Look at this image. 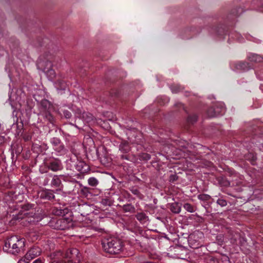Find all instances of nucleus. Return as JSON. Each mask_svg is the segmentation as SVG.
<instances>
[{
  "instance_id": "nucleus-38",
  "label": "nucleus",
  "mask_w": 263,
  "mask_h": 263,
  "mask_svg": "<svg viewBox=\"0 0 263 263\" xmlns=\"http://www.w3.org/2000/svg\"><path fill=\"white\" fill-rule=\"evenodd\" d=\"M241 239L244 240L243 237H241L239 236V239L237 240V235L235 237L233 240H232L233 243H236L237 244L238 243H240L241 242Z\"/></svg>"
},
{
  "instance_id": "nucleus-5",
  "label": "nucleus",
  "mask_w": 263,
  "mask_h": 263,
  "mask_svg": "<svg viewBox=\"0 0 263 263\" xmlns=\"http://www.w3.org/2000/svg\"><path fill=\"white\" fill-rule=\"evenodd\" d=\"M25 220L30 223H35L43 219L44 216L42 214V210H32L29 212L24 214Z\"/></svg>"
},
{
  "instance_id": "nucleus-19",
  "label": "nucleus",
  "mask_w": 263,
  "mask_h": 263,
  "mask_svg": "<svg viewBox=\"0 0 263 263\" xmlns=\"http://www.w3.org/2000/svg\"><path fill=\"white\" fill-rule=\"evenodd\" d=\"M60 178H61L60 177V176L52 175L51 183H50V185L51 187H59L61 184V179Z\"/></svg>"
},
{
  "instance_id": "nucleus-18",
  "label": "nucleus",
  "mask_w": 263,
  "mask_h": 263,
  "mask_svg": "<svg viewBox=\"0 0 263 263\" xmlns=\"http://www.w3.org/2000/svg\"><path fill=\"white\" fill-rule=\"evenodd\" d=\"M40 196L41 198L47 200H51L54 198L53 192L49 190L42 191Z\"/></svg>"
},
{
  "instance_id": "nucleus-46",
  "label": "nucleus",
  "mask_w": 263,
  "mask_h": 263,
  "mask_svg": "<svg viewBox=\"0 0 263 263\" xmlns=\"http://www.w3.org/2000/svg\"><path fill=\"white\" fill-rule=\"evenodd\" d=\"M246 37H247V40L252 41H255V39H254V37H253L251 36H247Z\"/></svg>"
},
{
  "instance_id": "nucleus-47",
  "label": "nucleus",
  "mask_w": 263,
  "mask_h": 263,
  "mask_svg": "<svg viewBox=\"0 0 263 263\" xmlns=\"http://www.w3.org/2000/svg\"><path fill=\"white\" fill-rule=\"evenodd\" d=\"M259 10L261 12H263V2H261V3L260 4Z\"/></svg>"
},
{
  "instance_id": "nucleus-34",
  "label": "nucleus",
  "mask_w": 263,
  "mask_h": 263,
  "mask_svg": "<svg viewBox=\"0 0 263 263\" xmlns=\"http://www.w3.org/2000/svg\"><path fill=\"white\" fill-rule=\"evenodd\" d=\"M216 203L221 207H224L227 205V201H226V200L222 198H218L216 201Z\"/></svg>"
},
{
  "instance_id": "nucleus-40",
  "label": "nucleus",
  "mask_w": 263,
  "mask_h": 263,
  "mask_svg": "<svg viewBox=\"0 0 263 263\" xmlns=\"http://www.w3.org/2000/svg\"><path fill=\"white\" fill-rule=\"evenodd\" d=\"M243 12V10L242 8H239L238 10L236 12H233V13L235 16H238L241 14Z\"/></svg>"
},
{
  "instance_id": "nucleus-22",
  "label": "nucleus",
  "mask_w": 263,
  "mask_h": 263,
  "mask_svg": "<svg viewBox=\"0 0 263 263\" xmlns=\"http://www.w3.org/2000/svg\"><path fill=\"white\" fill-rule=\"evenodd\" d=\"M52 178V174L50 173L47 174L41 178V183L44 186H47L51 183Z\"/></svg>"
},
{
  "instance_id": "nucleus-4",
  "label": "nucleus",
  "mask_w": 263,
  "mask_h": 263,
  "mask_svg": "<svg viewBox=\"0 0 263 263\" xmlns=\"http://www.w3.org/2000/svg\"><path fill=\"white\" fill-rule=\"evenodd\" d=\"M48 224L53 229L61 230L68 229L72 226V222L70 219L64 217L52 218Z\"/></svg>"
},
{
  "instance_id": "nucleus-42",
  "label": "nucleus",
  "mask_w": 263,
  "mask_h": 263,
  "mask_svg": "<svg viewBox=\"0 0 263 263\" xmlns=\"http://www.w3.org/2000/svg\"><path fill=\"white\" fill-rule=\"evenodd\" d=\"M45 259L41 258H37L35 259L32 263H44Z\"/></svg>"
},
{
  "instance_id": "nucleus-49",
  "label": "nucleus",
  "mask_w": 263,
  "mask_h": 263,
  "mask_svg": "<svg viewBox=\"0 0 263 263\" xmlns=\"http://www.w3.org/2000/svg\"><path fill=\"white\" fill-rule=\"evenodd\" d=\"M175 105L176 106L182 107L183 108V105L182 104H181V103H176L175 104Z\"/></svg>"
},
{
  "instance_id": "nucleus-52",
  "label": "nucleus",
  "mask_w": 263,
  "mask_h": 263,
  "mask_svg": "<svg viewBox=\"0 0 263 263\" xmlns=\"http://www.w3.org/2000/svg\"><path fill=\"white\" fill-rule=\"evenodd\" d=\"M118 200L120 202H123L124 199L121 197H118Z\"/></svg>"
},
{
  "instance_id": "nucleus-54",
  "label": "nucleus",
  "mask_w": 263,
  "mask_h": 263,
  "mask_svg": "<svg viewBox=\"0 0 263 263\" xmlns=\"http://www.w3.org/2000/svg\"><path fill=\"white\" fill-rule=\"evenodd\" d=\"M51 263H60V262H58V261H53Z\"/></svg>"
},
{
  "instance_id": "nucleus-50",
  "label": "nucleus",
  "mask_w": 263,
  "mask_h": 263,
  "mask_svg": "<svg viewBox=\"0 0 263 263\" xmlns=\"http://www.w3.org/2000/svg\"><path fill=\"white\" fill-rule=\"evenodd\" d=\"M82 208H83L84 209H89L90 208V206L89 205H83L82 206Z\"/></svg>"
},
{
  "instance_id": "nucleus-10",
  "label": "nucleus",
  "mask_w": 263,
  "mask_h": 263,
  "mask_svg": "<svg viewBox=\"0 0 263 263\" xmlns=\"http://www.w3.org/2000/svg\"><path fill=\"white\" fill-rule=\"evenodd\" d=\"M50 142L53 149L58 153V155H61L65 154L66 149L60 139L53 137L50 139Z\"/></svg>"
},
{
  "instance_id": "nucleus-56",
  "label": "nucleus",
  "mask_w": 263,
  "mask_h": 263,
  "mask_svg": "<svg viewBox=\"0 0 263 263\" xmlns=\"http://www.w3.org/2000/svg\"><path fill=\"white\" fill-rule=\"evenodd\" d=\"M187 93H189V92H188ZM185 95H186V96H188L189 95V94H186Z\"/></svg>"
},
{
  "instance_id": "nucleus-31",
  "label": "nucleus",
  "mask_w": 263,
  "mask_h": 263,
  "mask_svg": "<svg viewBox=\"0 0 263 263\" xmlns=\"http://www.w3.org/2000/svg\"><path fill=\"white\" fill-rule=\"evenodd\" d=\"M78 183L81 187V192L83 195L87 196L89 194H90L89 187L82 185V184H81L79 182Z\"/></svg>"
},
{
  "instance_id": "nucleus-41",
  "label": "nucleus",
  "mask_w": 263,
  "mask_h": 263,
  "mask_svg": "<svg viewBox=\"0 0 263 263\" xmlns=\"http://www.w3.org/2000/svg\"><path fill=\"white\" fill-rule=\"evenodd\" d=\"M143 158L145 160H148L151 159V157L150 155L148 154H143Z\"/></svg>"
},
{
  "instance_id": "nucleus-16",
  "label": "nucleus",
  "mask_w": 263,
  "mask_h": 263,
  "mask_svg": "<svg viewBox=\"0 0 263 263\" xmlns=\"http://www.w3.org/2000/svg\"><path fill=\"white\" fill-rule=\"evenodd\" d=\"M23 124L22 122L14 123L11 127V129L16 136H18L22 133Z\"/></svg>"
},
{
  "instance_id": "nucleus-23",
  "label": "nucleus",
  "mask_w": 263,
  "mask_h": 263,
  "mask_svg": "<svg viewBox=\"0 0 263 263\" xmlns=\"http://www.w3.org/2000/svg\"><path fill=\"white\" fill-rule=\"evenodd\" d=\"M137 219L141 223H145L148 220V216L143 212H140L136 215Z\"/></svg>"
},
{
  "instance_id": "nucleus-14",
  "label": "nucleus",
  "mask_w": 263,
  "mask_h": 263,
  "mask_svg": "<svg viewBox=\"0 0 263 263\" xmlns=\"http://www.w3.org/2000/svg\"><path fill=\"white\" fill-rule=\"evenodd\" d=\"M41 250L38 247H33L25 255V258L31 260L41 254Z\"/></svg>"
},
{
  "instance_id": "nucleus-25",
  "label": "nucleus",
  "mask_w": 263,
  "mask_h": 263,
  "mask_svg": "<svg viewBox=\"0 0 263 263\" xmlns=\"http://www.w3.org/2000/svg\"><path fill=\"white\" fill-rule=\"evenodd\" d=\"M229 38L237 40L240 42H244V40L240 34L237 32H231L229 35Z\"/></svg>"
},
{
  "instance_id": "nucleus-37",
  "label": "nucleus",
  "mask_w": 263,
  "mask_h": 263,
  "mask_svg": "<svg viewBox=\"0 0 263 263\" xmlns=\"http://www.w3.org/2000/svg\"><path fill=\"white\" fill-rule=\"evenodd\" d=\"M63 112L65 118L70 119L71 117V114L69 110H64Z\"/></svg>"
},
{
  "instance_id": "nucleus-45",
  "label": "nucleus",
  "mask_w": 263,
  "mask_h": 263,
  "mask_svg": "<svg viewBox=\"0 0 263 263\" xmlns=\"http://www.w3.org/2000/svg\"><path fill=\"white\" fill-rule=\"evenodd\" d=\"M71 125V126H74L76 128L79 129V128L78 127V126L76 124H73V123H67L65 124V126H68V125Z\"/></svg>"
},
{
  "instance_id": "nucleus-51",
  "label": "nucleus",
  "mask_w": 263,
  "mask_h": 263,
  "mask_svg": "<svg viewBox=\"0 0 263 263\" xmlns=\"http://www.w3.org/2000/svg\"><path fill=\"white\" fill-rule=\"evenodd\" d=\"M162 98H163V99L164 100H165V101L166 103H167L169 101V99H168V98L167 97H163Z\"/></svg>"
},
{
  "instance_id": "nucleus-32",
  "label": "nucleus",
  "mask_w": 263,
  "mask_h": 263,
  "mask_svg": "<svg viewBox=\"0 0 263 263\" xmlns=\"http://www.w3.org/2000/svg\"><path fill=\"white\" fill-rule=\"evenodd\" d=\"M88 183L90 186H96L98 185L99 182L96 178L90 177L88 179Z\"/></svg>"
},
{
  "instance_id": "nucleus-11",
  "label": "nucleus",
  "mask_w": 263,
  "mask_h": 263,
  "mask_svg": "<svg viewBox=\"0 0 263 263\" xmlns=\"http://www.w3.org/2000/svg\"><path fill=\"white\" fill-rule=\"evenodd\" d=\"M187 250L185 248L181 246H176L174 248V254L168 253V256L172 258L184 259L185 258V253Z\"/></svg>"
},
{
  "instance_id": "nucleus-53",
  "label": "nucleus",
  "mask_w": 263,
  "mask_h": 263,
  "mask_svg": "<svg viewBox=\"0 0 263 263\" xmlns=\"http://www.w3.org/2000/svg\"><path fill=\"white\" fill-rule=\"evenodd\" d=\"M259 148H260V150L263 149V144H261Z\"/></svg>"
},
{
  "instance_id": "nucleus-57",
  "label": "nucleus",
  "mask_w": 263,
  "mask_h": 263,
  "mask_svg": "<svg viewBox=\"0 0 263 263\" xmlns=\"http://www.w3.org/2000/svg\"><path fill=\"white\" fill-rule=\"evenodd\" d=\"M11 106L13 107L12 104L10 103Z\"/></svg>"
},
{
  "instance_id": "nucleus-3",
  "label": "nucleus",
  "mask_w": 263,
  "mask_h": 263,
  "mask_svg": "<svg viewBox=\"0 0 263 263\" xmlns=\"http://www.w3.org/2000/svg\"><path fill=\"white\" fill-rule=\"evenodd\" d=\"M104 251L109 254H118L122 249L121 240L116 237H110L104 239L102 243Z\"/></svg>"
},
{
  "instance_id": "nucleus-13",
  "label": "nucleus",
  "mask_w": 263,
  "mask_h": 263,
  "mask_svg": "<svg viewBox=\"0 0 263 263\" xmlns=\"http://www.w3.org/2000/svg\"><path fill=\"white\" fill-rule=\"evenodd\" d=\"M231 68L234 70L247 71L250 69L252 66L248 63L239 61L231 64Z\"/></svg>"
},
{
  "instance_id": "nucleus-2",
  "label": "nucleus",
  "mask_w": 263,
  "mask_h": 263,
  "mask_svg": "<svg viewBox=\"0 0 263 263\" xmlns=\"http://www.w3.org/2000/svg\"><path fill=\"white\" fill-rule=\"evenodd\" d=\"M25 246V238L13 235L8 237L5 240L3 249L5 252L13 255H17L24 251Z\"/></svg>"
},
{
  "instance_id": "nucleus-8",
  "label": "nucleus",
  "mask_w": 263,
  "mask_h": 263,
  "mask_svg": "<svg viewBox=\"0 0 263 263\" xmlns=\"http://www.w3.org/2000/svg\"><path fill=\"white\" fill-rule=\"evenodd\" d=\"M226 111V107L223 102H218L214 107L209 108L207 111L209 117L213 118L223 115Z\"/></svg>"
},
{
  "instance_id": "nucleus-12",
  "label": "nucleus",
  "mask_w": 263,
  "mask_h": 263,
  "mask_svg": "<svg viewBox=\"0 0 263 263\" xmlns=\"http://www.w3.org/2000/svg\"><path fill=\"white\" fill-rule=\"evenodd\" d=\"M71 109L74 112L77 118L81 119L84 122L88 123L91 121L93 119V116L92 114L82 111L80 109H77V110L72 107Z\"/></svg>"
},
{
  "instance_id": "nucleus-26",
  "label": "nucleus",
  "mask_w": 263,
  "mask_h": 263,
  "mask_svg": "<svg viewBox=\"0 0 263 263\" xmlns=\"http://www.w3.org/2000/svg\"><path fill=\"white\" fill-rule=\"evenodd\" d=\"M122 208L125 212L134 213L135 210V207L131 203L124 204Z\"/></svg>"
},
{
  "instance_id": "nucleus-15",
  "label": "nucleus",
  "mask_w": 263,
  "mask_h": 263,
  "mask_svg": "<svg viewBox=\"0 0 263 263\" xmlns=\"http://www.w3.org/2000/svg\"><path fill=\"white\" fill-rule=\"evenodd\" d=\"M196 235L201 236L203 235V234L201 232H197L190 235L188 240L189 243L191 247L194 249L198 248L200 246L198 241L195 239Z\"/></svg>"
},
{
  "instance_id": "nucleus-35",
  "label": "nucleus",
  "mask_w": 263,
  "mask_h": 263,
  "mask_svg": "<svg viewBox=\"0 0 263 263\" xmlns=\"http://www.w3.org/2000/svg\"><path fill=\"white\" fill-rule=\"evenodd\" d=\"M211 197L208 194H200L198 196V198L200 200L206 201L211 199Z\"/></svg>"
},
{
  "instance_id": "nucleus-21",
  "label": "nucleus",
  "mask_w": 263,
  "mask_h": 263,
  "mask_svg": "<svg viewBox=\"0 0 263 263\" xmlns=\"http://www.w3.org/2000/svg\"><path fill=\"white\" fill-rule=\"evenodd\" d=\"M131 147L127 142H123L119 145V151L123 154L128 153Z\"/></svg>"
},
{
  "instance_id": "nucleus-17",
  "label": "nucleus",
  "mask_w": 263,
  "mask_h": 263,
  "mask_svg": "<svg viewBox=\"0 0 263 263\" xmlns=\"http://www.w3.org/2000/svg\"><path fill=\"white\" fill-rule=\"evenodd\" d=\"M47 66H49V67H45L43 69V71L46 74L48 79L51 80L55 77V72L51 68V63L49 61L46 62Z\"/></svg>"
},
{
  "instance_id": "nucleus-20",
  "label": "nucleus",
  "mask_w": 263,
  "mask_h": 263,
  "mask_svg": "<svg viewBox=\"0 0 263 263\" xmlns=\"http://www.w3.org/2000/svg\"><path fill=\"white\" fill-rule=\"evenodd\" d=\"M248 59L252 62H261L263 61V57L259 54L250 53L248 55Z\"/></svg>"
},
{
  "instance_id": "nucleus-36",
  "label": "nucleus",
  "mask_w": 263,
  "mask_h": 263,
  "mask_svg": "<svg viewBox=\"0 0 263 263\" xmlns=\"http://www.w3.org/2000/svg\"><path fill=\"white\" fill-rule=\"evenodd\" d=\"M188 122L191 123H194L196 122L197 120V116L196 115H193L192 116H190L187 119Z\"/></svg>"
},
{
  "instance_id": "nucleus-1",
  "label": "nucleus",
  "mask_w": 263,
  "mask_h": 263,
  "mask_svg": "<svg viewBox=\"0 0 263 263\" xmlns=\"http://www.w3.org/2000/svg\"><path fill=\"white\" fill-rule=\"evenodd\" d=\"M45 91L39 90L34 94L33 97L39 104L40 110L39 115L42 116L45 120L53 124V117L50 112L51 107L50 102L44 98Z\"/></svg>"
},
{
  "instance_id": "nucleus-27",
  "label": "nucleus",
  "mask_w": 263,
  "mask_h": 263,
  "mask_svg": "<svg viewBox=\"0 0 263 263\" xmlns=\"http://www.w3.org/2000/svg\"><path fill=\"white\" fill-rule=\"evenodd\" d=\"M136 129L135 128H127L125 133L126 135L128 136L129 140H131L132 137H135V133H136Z\"/></svg>"
},
{
  "instance_id": "nucleus-43",
  "label": "nucleus",
  "mask_w": 263,
  "mask_h": 263,
  "mask_svg": "<svg viewBox=\"0 0 263 263\" xmlns=\"http://www.w3.org/2000/svg\"><path fill=\"white\" fill-rule=\"evenodd\" d=\"M30 260L26 259L25 257L24 259H20L17 263H29Z\"/></svg>"
},
{
  "instance_id": "nucleus-55",
  "label": "nucleus",
  "mask_w": 263,
  "mask_h": 263,
  "mask_svg": "<svg viewBox=\"0 0 263 263\" xmlns=\"http://www.w3.org/2000/svg\"><path fill=\"white\" fill-rule=\"evenodd\" d=\"M259 41L258 40L255 39L254 42H257V41Z\"/></svg>"
},
{
  "instance_id": "nucleus-24",
  "label": "nucleus",
  "mask_w": 263,
  "mask_h": 263,
  "mask_svg": "<svg viewBox=\"0 0 263 263\" xmlns=\"http://www.w3.org/2000/svg\"><path fill=\"white\" fill-rule=\"evenodd\" d=\"M100 161L104 166H109L111 164V158L106 155H104L100 157Z\"/></svg>"
},
{
  "instance_id": "nucleus-6",
  "label": "nucleus",
  "mask_w": 263,
  "mask_h": 263,
  "mask_svg": "<svg viewBox=\"0 0 263 263\" xmlns=\"http://www.w3.org/2000/svg\"><path fill=\"white\" fill-rule=\"evenodd\" d=\"M65 259L60 261V263H78L80 260L79 250L72 248L68 250L65 255Z\"/></svg>"
},
{
  "instance_id": "nucleus-30",
  "label": "nucleus",
  "mask_w": 263,
  "mask_h": 263,
  "mask_svg": "<svg viewBox=\"0 0 263 263\" xmlns=\"http://www.w3.org/2000/svg\"><path fill=\"white\" fill-rule=\"evenodd\" d=\"M172 92L174 93H177L181 91L182 89L181 86L179 85H173L170 87Z\"/></svg>"
},
{
  "instance_id": "nucleus-39",
  "label": "nucleus",
  "mask_w": 263,
  "mask_h": 263,
  "mask_svg": "<svg viewBox=\"0 0 263 263\" xmlns=\"http://www.w3.org/2000/svg\"><path fill=\"white\" fill-rule=\"evenodd\" d=\"M6 141L5 136L0 135V145L4 144Z\"/></svg>"
},
{
  "instance_id": "nucleus-33",
  "label": "nucleus",
  "mask_w": 263,
  "mask_h": 263,
  "mask_svg": "<svg viewBox=\"0 0 263 263\" xmlns=\"http://www.w3.org/2000/svg\"><path fill=\"white\" fill-rule=\"evenodd\" d=\"M60 177L64 181H65L71 182H77V183L79 182L76 179H74L73 178H71L70 177H69L68 176L61 175Z\"/></svg>"
},
{
  "instance_id": "nucleus-28",
  "label": "nucleus",
  "mask_w": 263,
  "mask_h": 263,
  "mask_svg": "<svg viewBox=\"0 0 263 263\" xmlns=\"http://www.w3.org/2000/svg\"><path fill=\"white\" fill-rule=\"evenodd\" d=\"M171 211L175 214H178L181 212V206L177 203H173L171 205Z\"/></svg>"
},
{
  "instance_id": "nucleus-7",
  "label": "nucleus",
  "mask_w": 263,
  "mask_h": 263,
  "mask_svg": "<svg viewBox=\"0 0 263 263\" xmlns=\"http://www.w3.org/2000/svg\"><path fill=\"white\" fill-rule=\"evenodd\" d=\"M70 165V170L80 172L81 173H86L89 170V166L82 161H77L76 162L72 161L71 160H69L67 162V165Z\"/></svg>"
},
{
  "instance_id": "nucleus-29",
  "label": "nucleus",
  "mask_w": 263,
  "mask_h": 263,
  "mask_svg": "<svg viewBox=\"0 0 263 263\" xmlns=\"http://www.w3.org/2000/svg\"><path fill=\"white\" fill-rule=\"evenodd\" d=\"M183 208L186 211L190 213H193L196 211L195 206L189 203H184Z\"/></svg>"
},
{
  "instance_id": "nucleus-44",
  "label": "nucleus",
  "mask_w": 263,
  "mask_h": 263,
  "mask_svg": "<svg viewBox=\"0 0 263 263\" xmlns=\"http://www.w3.org/2000/svg\"><path fill=\"white\" fill-rule=\"evenodd\" d=\"M57 90H58L59 93H62V91L64 90L65 89V86H62L61 89H60V88H59L58 87H57Z\"/></svg>"
},
{
  "instance_id": "nucleus-48",
  "label": "nucleus",
  "mask_w": 263,
  "mask_h": 263,
  "mask_svg": "<svg viewBox=\"0 0 263 263\" xmlns=\"http://www.w3.org/2000/svg\"><path fill=\"white\" fill-rule=\"evenodd\" d=\"M121 157L122 159L128 160V157L126 155H121Z\"/></svg>"
},
{
  "instance_id": "nucleus-9",
  "label": "nucleus",
  "mask_w": 263,
  "mask_h": 263,
  "mask_svg": "<svg viewBox=\"0 0 263 263\" xmlns=\"http://www.w3.org/2000/svg\"><path fill=\"white\" fill-rule=\"evenodd\" d=\"M45 164L49 170L53 172H57L63 168L61 161L58 159L51 158L49 160H47Z\"/></svg>"
}]
</instances>
